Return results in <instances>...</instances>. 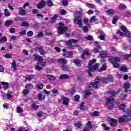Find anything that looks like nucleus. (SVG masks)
<instances>
[{
    "mask_svg": "<svg viewBox=\"0 0 131 131\" xmlns=\"http://www.w3.org/2000/svg\"><path fill=\"white\" fill-rule=\"evenodd\" d=\"M3 15H4L5 17H10V15H11V14L9 12V11H8V9H4Z\"/></svg>",
    "mask_w": 131,
    "mask_h": 131,
    "instance_id": "26",
    "label": "nucleus"
},
{
    "mask_svg": "<svg viewBox=\"0 0 131 131\" xmlns=\"http://www.w3.org/2000/svg\"><path fill=\"white\" fill-rule=\"evenodd\" d=\"M33 57H34L35 60H38V64H41V66L42 67H43L46 66V62H42V61H43V58H42V57L37 55V54H34L33 55Z\"/></svg>",
    "mask_w": 131,
    "mask_h": 131,
    "instance_id": "6",
    "label": "nucleus"
},
{
    "mask_svg": "<svg viewBox=\"0 0 131 131\" xmlns=\"http://www.w3.org/2000/svg\"><path fill=\"white\" fill-rule=\"evenodd\" d=\"M120 70L123 72H127V70H128V69L126 66H122L120 68Z\"/></svg>",
    "mask_w": 131,
    "mask_h": 131,
    "instance_id": "32",
    "label": "nucleus"
},
{
    "mask_svg": "<svg viewBox=\"0 0 131 131\" xmlns=\"http://www.w3.org/2000/svg\"><path fill=\"white\" fill-rule=\"evenodd\" d=\"M78 42V40L71 39L69 40L67 42V46L69 49H72L74 47L73 43H77Z\"/></svg>",
    "mask_w": 131,
    "mask_h": 131,
    "instance_id": "7",
    "label": "nucleus"
},
{
    "mask_svg": "<svg viewBox=\"0 0 131 131\" xmlns=\"http://www.w3.org/2000/svg\"><path fill=\"white\" fill-rule=\"evenodd\" d=\"M45 33L46 35H51L52 34V32L50 31L49 30H46L45 31Z\"/></svg>",
    "mask_w": 131,
    "mask_h": 131,
    "instance_id": "63",
    "label": "nucleus"
},
{
    "mask_svg": "<svg viewBox=\"0 0 131 131\" xmlns=\"http://www.w3.org/2000/svg\"><path fill=\"white\" fill-rule=\"evenodd\" d=\"M88 50H89L88 48H86L84 51V54H82L81 55V58L82 59H84V55H90V53L88 52Z\"/></svg>",
    "mask_w": 131,
    "mask_h": 131,
    "instance_id": "41",
    "label": "nucleus"
},
{
    "mask_svg": "<svg viewBox=\"0 0 131 131\" xmlns=\"http://www.w3.org/2000/svg\"><path fill=\"white\" fill-rule=\"evenodd\" d=\"M86 7L89 8V9H93L94 8V5L91 4V3H87L86 4Z\"/></svg>",
    "mask_w": 131,
    "mask_h": 131,
    "instance_id": "53",
    "label": "nucleus"
},
{
    "mask_svg": "<svg viewBox=\"0 0 131 131\" xmlns=\"http://www.w3.org/2000/svg\"><path fill=\"white\" fill-rule=\"evenodd\" d=\"M107 69V66L106 65V63L104 64H103L102 67L100 68V71H103V70H106Z\"/></svg>",
    "mask_w": 131,
    "mask_h": 131,
    "instance_id": "55",
    "label": "nucleus"
},
{
    "mask_svg": "<svg viewBox=\"0 0 131 131\" xmlns=\"http://www.w3.org/2000/svg\"><path fill=\"white\" fill-rule=\"evenodd\" d=\"M125 105L124 104H121L119 105V108L121 110H122L124 112H125Z\"/></svg>",
    "mask_w": 131,
    "mask_h": 131,
    "instance_id": "43",
    "label": "nucleus"
},
{
    "mask_svg": "<svg viewBox=\"0 0 131 131\" xmlns=\"http://www.w3.org/2000/svg\"><path fill=\"white\" fill-rule=\"evenodd\" d=\"M73 63H74L76 66H80L81 65V62L78 59L74 60Z\"/></svg>",
    "mask_w": 131,
    "mask_h": 131,
    "instance_id": "25",
    "label": "nucleus"
},
{
    "mask_svg": "<svg viewBox=\"0 0 131 131\" xmlns=\"http://www.w3.org/2000/svg\"><path fill=\"white\" fill-rule=\"evenodd\" d=\"M111 64H112L114 67H115L116 68L119 67V64H118L117 62H113V63H111Z\"/></svg>",
    "mask_w": 131,
    "mask_h": 131,
    "instance_id": "56",
    "label": "nucleus"
},
{
    "mask_svg": "<svg viewBox=\"0 0 131 131\" xmlns=\"http://www.w3.org/2000/svg\"><path fill=\"white\" fill-rule=\"evenodd\" d=\"M5 97H6V98L7 99H12V98H13V96H12L11 94H6Z\"/></svg>",
    "mask_w": 131,
    "mask_h": 131,
    "instance_id": "62",
    "label": "nucleus"
},
{
    "mask_svg": "<svg viewBox=\"0 0 131 131\" xmlns=\"http://www.w3.org/2000/svg\"><path fill=\"white\" fill-rule=\"evenodd\" d=\"M45 36V34H43V32H39L38 34V37H41Z\"/></svg>",
    "mask_w": 131,
    "mask_h": 131,
    "instance_id": "58",
    "label": "nucleus"
},
{
    "mask_svg": "<svg viewBox=\"0 0 131 131\" xmlns=\"http://www.w3.org/2000/svg\"><path fill=\"white\" fill-rule=\"evenodd\" d=\"M61 99L63 101L62 104H65L66 106H68V102H69V99L67 98L66 97L61 96Z\"/></svg>",
    "mask_w": 131,
    "mask_h": 131,
    "instance_id": "15",
    "label": "nucleus"
},
{
    "mask_svg": "<svg viewBox=\"0 0 131 131\" xmlns=\"http://www.w3.org/2000/svg\"><path fill=\"white\" fill-rule=\"evenodd\" d=\"M47 2V5H48V6H52L53 5V1L51 0H48Z\"/></svg>",
    "mask_w": 131,
    "mask_h": 131,
    "instance_id": "59",
    "label": "nucleus"
},
{
    "mask_svg": "<svg viewBox=\"0 0 131 131\" xmlns=\"http://www.w3.org/2000/svg\"><path fill=\"white\" fill-rule=\"evenodd\" d=\"M109 123L111 126H116L117 124V120L115 119L111 118L109 120Z\"/></svg>",
    "mask_w": 131,
    "mask_h": 131,
    "instance_id": "10",
    "label": "nucleus"
},
{
    "mask_svg": "<svg viewBox=\"0 0 131 131\" xmlns=\"http://www.w3.org/2000/svg\"><path fill=\"white\" fill-rule=\"evenodd\" d=\"M59 78L60 79H66L67 78H69V76L67 74H63L60 76Z\"/></svg>",
    "mask_w": 131,
    "mask_h": 131,
    "instance_id": "34",
    "label": "nucleus"
},
{
    "mask_svg": "<svg viewBox=\"0 0 131 131\" xmlns=\"http://www.w3.org/2000/svg\"><path fill=\"white\" fill-rule=\"evenodd\" d=\"M47 78H48L49 80H55L56 79L55 76L51 75H47Z\"/></svg>",
    "mask_w": 131,
    "mask_h": 131,
    "instance_id": "36",
    "label": "nucleus"
},
{
    "mask_svg": "<svg viewBox=\"0 0 131 131\" xmlns=\"http://www.w3.org/2000/svg\"><path fill=\"white\" fill-rule=\"evenodd\" d=\"M119 19V18L118 17V16H116V17H114V18L112 20L113 24H115V23H116V22H117V21H118Z\"/></svg>",
    "mask_w": 131,
    "mask_h": 131,
    "instance_id": "48",
    "label": "nucleus"
},
{
    "mask_svg": "<svg viewBox=\"0 0 131 131\" xmlns=\"http://www.w3.org/2000/svg\"><path fill=\"white\" fill-rule=\"evenodd\" d=\"M19 14L21 15V16H25L26 15V11L22 7L19 8Z\"/></svg>",
    "mask_w": 131,
    "mask_h": 131,
    "instance_id": "22",
    "label": "nucleus"
},
{
    "mask_svg": "<svg viewBox=\"0 0 131 131\" xmlns=\"http://www.w3.org/2000/svg\"><path fill=\"white\" fill-rule=\"evenodd\" d=\"M90 95H92V93H91V92H90L89 90H86L85 92V95H84L85 98H86L88 96H90Z\"/></svg>",
    "mask_w": 131,
    "mask_h": 131,
    "instance_id": "51",
    "label": "nucleus"
},
{
    "mask_svg": "<svg viewBox=\"0 0 131 131\" xmlns=\"http://www.w3.org/2000/svg\"><path fill=\"white\" fill-rule=\"evenodd\" d=\"M123 88L125 89V92H127L128 90L127 89H129L130 88V84L128 83H125L123 85Z\"/></svg>",
    "mask_w": 131,
    "mask_h": 131,
    "instance_id": "23",
    "label": "nucleus"
},
{
    "mask_svg": "<svg viewBox=\"0 0 131 131\" xmlns=\"http://www.w3.org/2000/svg\"><path fill=\"white\" fill-rule=\"evenodd\" d=\"M12 20H7L5 21V26H10V25H12Z\"/></svg>",
    "mask_w": 131,
    "mask_h": 131,
    "instance_id": "42",
    "label": "nucleus"
},
{
    "mask_svg": "<svg viewBox=\"0 0 131 131\" xmlns=\"http://www.w3.org/2000/svg\"><path fill=\"white\" fill-rule=\"evenodd\" d=\"M20 26H22L23 27H28V26H29V23L26 21H23L20 24Z\"/></svg>",
    "mask_w": 131,
    "mask_h": 131,
    "instance_id": "38",
    "label": "nucleus"
},
{
    "mask_svg": "<svg viewBox=\"0 0 131 131\" xmlns=\"http://www.w3.org/2000/svg\"><path fill=\"white\" fill-rule=\"evenodd\" d=\"M68 28L64 25L63 23H59V27L58 28V34H64L67 32Z\"/></svg>",
    "mask_w": 131,
    "mask_h": 131,
    "instance_id": "3",
    "label": "nucleus"
},
{
    "mask_svg": "<svg viewBox=\"0 0 131 131\" xmlns=\"http://www.w3.org/2000/svg\"><path fill=\"white\" fill-rule=\"evenodd\" d=\"M72 55H73V53L70 51H68L63 54V57H66V58H68V57H70V56H72Z\"/></svg>",
    "mask_w": 131,
    "mask_h": 131,
    "instance_id": "18",
    "label": "nucleus"
},
{
    "mask_svg": "<svg viewBox=\"0 0 131 131\" xmlns=\"http://www.w3.org/2000/svg\"><path fill=\"white\" fill-rule=\"evenodd\" d=\"M91 116L95 117L99 116L100 115V112L97 111H94L91 114Z\"/></svg>",
    "mask_w": 131,
    "mask_h": 131,
    "instance_id": "27",
    "label": "nucleus"
},
{
    "mask_svg": "<svg viewBox=\"0 0 131 131\" xmlns=\"http://www.w3.org/2000/svg\"><path fill=\"white\" fill-rule=\"evenodd\" d=\"M36 16L38 18V19H42V18H43V15L41 14H37L36 15Z\"/></svg>",
    "mask_w": 131,
    "mask_h": 131,
    "instance_id": "64",
    "label": "nucleus"
},
{
    "mask_svg": "<svg viewBox=\"0 0 131 131\" xmlns=\"http://www.w3.org/2000/svg\"><path fill=\"white\" fill-rule=\"evenodd\" d=\"M58 17V15H54V16L51 19L50 23H55Z\"/></svg>",
    "mask_w": 131,
    "mask_h": 131,
    "instance_id": "29",
    "label": "nucleus"
},
{
    "mask_svg": "<svg viewBox=\"0 0 131 131\" xmlns=\"http://www.w3.org/2000/svg\"><path fill=\"white\" fill-rule=\"evenodd\" d=\"M27 35L29 37H32L33 35V31H28L27 33Z\"/></svg>",
    "mask_w": 131,
    "mask_h": 131,
    "instance_id": "46",
    "label": "nucleus"
},
{
    "mask_svg": "<svg viewBox=\"0 0 131 131\" xmlns=\"http://www.w3.org/2000/svg\"><path fill=\"white\" fill-rule=\"evenodd\" d=\"M57 62L60 63V64H62V65H66V64H67V60L64 58L58 59Z\"/></svg>",
    "mask_w": 131,
    "mask_h": 131,
    "instance_id": "17",
    "label": "nucleus"
},
{
    "mask_svg": "<svg viewBox=\"0 0 131 131\" xmlns=\"http://www.w3.org/2000/svg\"><path fill=\"white\" fill-rule=\"evenodd\" d=\"M124 121H126V120L124 116L123 117H120L119 118V123H122L123 122H124Z\"/></svg>",
    "mask_w": 131,
    "mask_h": 131,
    "instance_id": "28",
    "label": "nucleus"
},
{
    "mask_svg": "<svg viewBox=\"0 0 131 131\" xmlns=\"http://www.w3.org/2000/svg\"><path fill=\"white\" fill-rule=\"evenodd\" d=\"M40 27V24L38 23H36L34 25V28H39Z\"/></svg>",
    "mask_w": 131,
    "mask_h": 131,
    "instance_id": "57",
    "label": "nucleus"
},
{
    "mask_svg": "<svg viewBox=\"0 0 131 131\" xmlns=\"http://www.w3.org/2000/svg\"><path fill=\"white\" fill-rule=\"evenodd\" d=\"M95 62H97V60L96 59H93L89 61L88 68V74L89 76H92V73L91 72H94L95 70H97L98 68H99V66H100V64L96 63ZM94 64H95L94 65ZM94 65V66H93Z\"/></svg>",
    "mask_w": 131,
    "mask_h": 131,
    "instance_id": "1",
    "label": "nucleus"
},
{
    "mask_svg": "<svg viewBox=\"0 0 131 131\" xmlns=\"http://www.w3.org/2000/svg\"><path fill=\"white\" fill-rule=\"evenodd\" d=\"M110 63H113V62H117L120 61V58H118V57H110Z\"/></svg>",
    "mask_w": 131,
    "mask_h": 131,
    "instance_id": "9",
    "label": "nucleus"
},
{
    "mask_svg": "<svg viewBox=\"0 0 131 131\" xmlns=\"http://www.w3.org/2000/svg\"><path fill=\"white\" fill-rule=\"evenodd\" d=\"M86 126L90 129H92L93 128V126H92V122L91 121H88Z\"/></svg>",
    "mask_w": 131,
    "mask_h": 131,
    "instance_id": "49",
    "label": "nucleus"
},
{
    "mask_svg": "<svg viewBox=\"0 0 131 131\" xmlns=\"http://www.w3.org/2000/svg\"><path fill=\"white\" fill-rule=\"evenodd\" d=\"M45 6H46V2H45V1L42 0L41 2L37 5V8L38 9H42L45 7Z\"/></svg>",
    "mask_w": 131,
    "mask_h": 131,
    "instance_id": "16",
    "label": "nucleus"
},
{
    "mask_svg": "<svg viewBox=\"0 0 131 131\" xmlns=\"http://www.w3.org/2000/svg\"><path fill=\"white\" fill-rule=\"evenodd\" d=\"M38 98L40 101L43 100L46 98V96L41 94H39L38 96Z\"/></svg>",
    "mask_w": 131,
    "mask_h": 131,
    "instance_id": "40",
    "label": "nucleus"
},
{
    "mask_svg": "<svg viewBox=\"0 0 131 131\" xmlns=\"http://www.w3.org/2000/svg\"><path fill=\"white\" fill-rule=\"evenodd\" d=\"M17 112L18 113H22V112H23V110L21 107L19 106L17 107Z\"/></svg>",
    "mask_w": 131,
    "mask_h": 131,
    "instance_id": "60",
    "label": "nucleus"
},
{
    "mask_svg": "<svg viewBox=\"0 0 131 131\" xmlns=\"http://www.w3.org/2000/svg\"><path fill=\"white\" fill-rule=\"evenodd\" d=\"M121 29H122V31H123V32H125V34L121 31H118L117 33L120 34V36H127V37H130V31L127 30L126 27H125L124 26H122L121 27Z\"/></svg>",
    "mask_w": 131,
    "mask_h": 131,
    "instance_id": "2",
    "label": "nucleus"
},
{
    "mask_svg": "<svg viewBox=\"0 0 131 131\" xmlns=\"http://www.w3.org/2000/svg\"><path fill=\"white\" fill-rule=\"evenodd\" d=\"M25 88V89H33V85L32 84H27Z\"/></svg>",
    "mask_w": 131,
    "mask_h": 131,
    "instance_id": "47",
    "label": "nucleus"
},
{
    "mask_svg": "<svg viewBox=\"0 0 131 131\" xmlns=\"http://www.w3.org/2000/svg\"><path fill=\"white\" fill-rule=\"evenodd\" d=\"M88 30H89L88 29V27L86 26L83 27V32H84V33H87Z\"/></svg>",
    "mask_w": 131,
    "mask_h": 131,
    "instance_id": "61",
    "label": "nucleus"
},
{
    "mask_svg": "<svg viewBox=\"0 0 131 131\" xmlns=\"http://www.w3.org/2000/svg\"><path fill=\"white\" fill-rule=\"evenodd\" d=\"M1 84L3 86L4 90H8V88H9V83L6 82H2Z\"/></svg>",
    "mask_w": 131,
    "mask_h": 131,
    "instance_id": "21",
    "label": "nucleus"
},
{
    "mask_svg": "<svg viewBox=\"0 0 131 131\" xmlns=\"http://www.w3.org/2000/svg\"><path fill=\"white\" fill-rule=\"evenodd\" d=\"M121 92V89H119L117 92L115 91L114 90H110L108 91V93L112 95V96H115V95H117V94H119Z\"/></svg>",
    "mask_w": 131,
    "mask_h": 131,
    "instance_id": "13",
    "label": "nucleus"
},
{
    "mask_svg": "<svg viewBox=\"0 0 131 131\" xmlns=\"http://www.w3.org/2000/svg\"><path fill=\"white\" fill-rule=\"evenodd\" d=\"M126 6L122 3L120 4L119 6V8L121 10H124V9H126Z\"/></svg>",
    "mask_w": 131,
    "mask_h": 131,
    "instance_id": "35",
    "label": "nucleus"
},
{
    "mask_svg": "<svg viewBox=\"0 0 131 131\" xmlns=\"http://www.w3.org/2000/svg\"><path fill=\"white\" fill-rule=\"evenodd\" d=\"M100 82H101V78H100V77H97L95 79V82H92L88 86V90H91V89H90L91 86H93L94 89H98V84H99Z\"/></svg>",
    "mask_w": 131,
    "mask_h": 131,
    "instance_id": "5",
    "label": "nucleus"
},
{
    "mask_svg": "<svg viewBox=\"0 0 131 131\" xmlns=\"http://www.w3.org/2000/svg\"><path fill=\"white\" fill-rule=\"evenodd\" d=\"M95 45H96V47H97V48H94V49L93 50V52H94V53H99V50H100L101 49V46H100V45H99V43L97 41L95 42Z\"/></svg>",
    "mask_w": 131,
    "mask_h": 131,
    "instance_id": "14",
    "label": "nucleus"
},
{
    "mask_svg": "<svg viewBox=\"0 0 131 131\" xmlns=\"http://www.w3.org/2000/svg\"><path fill=\"white\" fill-rule=\"evenodd\" d=\"M74 23L75 24H78L80 28H81L82 26H83V24H82V21L81 20V18L80 17H75L74 19Z\"/></svg>",
    "mask_w": 131,
    "mask_h": 131,
    "instance_id": "8",
    "label": "nucleus"
},
{
    "mask_svg": "<svg viewBox=\"0 0 131 131\" xmlns=\"http://www.w3.org/2000/svg\"><path fill=\"white\" fill-rule=\"evenodd\" d=\"M74 125L76 127H78V128H80V127H81L82 125L81 124V122H80V121H78L77 122L74 124Z\"/></svg>",
    "mask_w": 131,
    "mask_h": 131,
    "instance_id": "39",
    "label": "nucleus"
},
{
    "mask_svg": "<svg viewBox=\"0 0 131 131\" xmlns=\"http://www.w3.org/2000/svg\"><path fill=\"white\" fill-rule=\"evenodd\" d=\"M41 66V64H38V65H36L35 67V68L36 70H38V71H40V70H42L43 68L42 67H40V66Z\"/></svg>",
    "mask_w": 131,
    "mask_h": 131,
    "instance_id": "33",
    "label": "nucleus"
},
{
    "mask_svg": "<svg viewBox=\"0 0 131 131\" xmlns=\"http://www.w3.org/2000/svg\"><path fill=\"white\" fill-rule=\"evenodd\" d=\"M113 81V79L111 77H107V78H103L102 79V82L103 83H108V82H111V81Z\"/></svg>",
    "mask_w": 131,
    "mask_h": 131,
    "instance_id": "12",
    "label": "nucleus"
},
{
    "mask_svg": "<svg viewBox=\"0 0 131 131\" xmlns=\"http://www.w3.org/2000/svg\"><path fill=\"white\" fill-rule=\"evenodd\" d=\"M126 121H131V113L130 112L127 113V115L124 116Z\"/></svg>",
    "mask_w": 131,
    "mask_h": 131,
    "instance_id": "19",
    "label": "nucleus"
},
{
    "mask_svg": "<svg viewBox=\"0 0 131 131\" xmlns=\"http://www.w3.org/2000/svg\"><path fill=\"white\" fill-rule=\"evenodd\" d=\"M96 21V16H93L90 18V23H93Z\"/></svg>",
    "mask_w": 131,
    "mask_h": 131,
    "instance_id": "50",
    "label": "nucleus"
},
{
    "mask_svg": "<svg viewBox=\"0 0 131 131\" xmlns=\"http://www.w3.org/2000/svg\"><path fill=\"white\" fill-rule=\"evenodd\" d=\"M85 38L87 39V40H93L94 38H93V37L91 35H88L85 37Z\"/></svg>",
    "mask_w": 131,
    "mask_h": 131,
    "instance_id": "54",
    "label": "nucleus"
},
{
    "mask_svg": "<svg viewBox=\"0 0 131 131\" xmlns=\"http://www.w3.org/2000/svg\"><path fill=\"white\" fill-rule=\"evenodd\" d=\"M100 55L101 58H106L107 57V54H106V52L104 51L101 52Z\"/></svg>",
    "mask_w": 131,
    "mask_h": 131,
    "instance_id": "44",
    "label": "nucleus"
},
{
    "mask_svg": "<svg viewBox=\"0 0 131 131\" xmlns=\"http://www.w3.org/2000/svg\"><path fill=\"white\" fill-rule=\"evenodd\" d=\"M26 80L30 81L32 79H34V76L33 75H28L26 76Z\"/></svg>",
    "mask_w": 131,
    "mask_h": 131,
    "instance_id": "20",
    "label": "nucleus"
},
{
    "mask_svg": "<svg viewBox=\"0 0 131 131\" xmlns=\"http://www.w3.org/2000/svg\"><path fill=\"white\" fill-rule=\"evenodd\" d=\"M107 15H114L115 11L113 9H109L106 11Z\"/></svg>",
    "mask_w": 131,
    "mask_h": 131,
    "instance_id": "31",
    "label": "nucleus"
},
{
    "mask_svg": "<svg viewBox=\"0 0 131 131\" xmlns=\"http://www.w3.org/2000/svg\"><path fill=\"white\" fill-rule=\"evenodd\" d=\"M11 68L12 69L13 71H16L17 69L16 65V61L14 60L12 63Z\"/></svg>",
    "mask_w": 131,
    "mask_h": 131,
    "instance_id": "24",
    "label": "nucleus"
},
{
    "mask_svg": "<svg viewBox=\"0 0 131 131\" xmlns=\"http://www.w3.org/2000/svg\"><path fill=\"white\" fill-rule=\"evenodd\" d=\"M114 98L110 97L106 98V106L108 109H113L114 108Z\"/></svg>",
    "mask_w": 131,
    "mask_h": 131,
    "instance_id": "4",
    "label": "nucleus"
},
{
    "mask_svg": "<svg viewBox=\"0 0 131 131\" xmlns=\"http://www.w3.org/2000/svg\"><path fill=\"white\" fill-rule=\"evenodd\" d=\"M99 38L101 40H105L106 39V34L103 31H99Z\"/></svg>",
    "mask_w": 131,
    "mask_h": 131,
    "instance_id": "11",
    "label": "nucleus"
},
{
    "mask_svg": "<svg viewBox=\"0 0 131 131\" xmlns=\"http://www.w3.org/2000/svg\"><path fill=\"white\" fill-rule=\"evenodd\" d=\"M8 39H7V37L3 36L0 38V43L2 42H6L7 41Z\"/></svg>",
    "mask_w": 131,
    "mask_h": 131,
    "instance_id": "37",
    "label": "nucleus"
},
{
    "mask_svg": "<svg viewBox=\"0 0 131 131\" xmlns=\"http://www.w3.org/2000/svg\"><path fill=\"white\" fill-rule=\"evenodd\" d=\"M36 86H37V89L38 90H42V89H43V86H45V85H43V84H42L41 83H39L36 84Z\"/></svg>",
    "mask_w": 131,
    "mask_h": 131,
    "instance_id": "30",
    "label": "nucleus"
},
{
    "mask_svg": "<svg viewBox=\"0 0 131 131\" xmlns=\"http://www.w3.org/2000/svg\"><path fill=\"white\" fill-rule=\"evenodd\" d=\"M39 52H40V55H45V50L42 48V47H40L39 48Z\"/></svg>",
    "mask_w": 131,
    "mask_h": 131,
    "instance_id": "45",
    "label": "nucleus"
},
{
    "mask_svg": "<svg viewBox=\"0 0 131 131\" xmlns=\"http://www.w3.org/2000/svg\"><path fill=\"white\" fill-rule=\"evenodd\" d=\"M32 107L33 109H35V110H36V109H38V108H39V105H36V104L33 103L32 105Z\"/></svg>",
    "mask_w": 131,
    "mask_h": 131,
    "instance_id": "52",
    "label": "nucleus"
}]
</instances>
